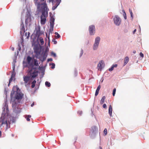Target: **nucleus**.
<instances>
[{
	"mask_svg": "<svg viewBox=\"0 0 149 149\" xmlns=\"http://www.w3.org/2000/svg\"><path fill=\"white\" fill-rule=\"evenodd\" d=\"M36 5L37 6V9L38 10L42 11V14L40 16V23L42 25L45 24L46 21V18L47 16V13L46 12V9L47 8V4L45 2L41 3H37L38 0H35Z\"/></svg>",
	"mask_w": 149,
	"mask_h": 149,
	"instance_id": "nucleus-1",
	"label": "nucleus"
},
{
	"mask_svg": "<svg viewBox=\"0 0 149 149\" xmlns=\"http://www.w3.org/2000/svg\"><path fill=\"white\" fill-rule=\"evenodd\" d=\"M40 45H36L33 48L34 52L35 53V57L39 58L42 62L44 61L46 59V57L44 54L42 58L40 56Z\"/></svg>",
	"mask_w": 149,
	"mask_h": 149,
	"instance_id": "nucleus-2",
	"label": "nucleus"
},
{
	"mask_svg": "<svg viewBox=\"0 0 149 149\" xmlns=\"http://www.w3.org/2000/svg\"><path fill=\"white\" fill-rule=\"evenodd\" d=\"M38 71L36 68H32L31 70H29L28 74L31 79L36 77L38 75Z\"/></svg>",
	"mask_w": 149,
	"mask_h": 149,
	"instance_id": "nucleus-3",
	"label": "nucleus"
},
{
	"mask_svg": "<svg viewBox=\"0 0 149 149\" xmlns=\"http://www.w3.org/2000/svg\"><path fill=\"white\" fill-rule=\"evenodd\" d=\"M114 23L117 26H119L121 23V20L120 17L117 15L114 16L113 18Z\"/></svg>",
	"mask_w": 149,
	"mask_h": 149,
	"instance_id": "nucleus-4",
	"label": "nucleus"
},
{
	"mask_svg": "<svg viewBox=\"0 0 149 149\" xmlns=\"http://www.w3.org/2000/svg\"><path fill=\"white\" fill-rule=\"evenodd\" d=\"M100 40V37L98 36L96 38L95 43L93 46V50H95L97 49L99 45Z\"/></svg>",
	"mask_w": 149,
	"mask_h": 149,
	"instance_id": "nucleus-5",
	"label": "nucleus"
},
{
	"mask_svg": "<svg viewBox=\"0 0 149 149\" xmlns=\"http://www.w3.org/2000/svg\"><path fill=\"white\" fill-rule=\"evenodd\" d=\"M9 123V122H8L7 120H5L4 116H3L2 115L0 118V124H1L2 126L4 124H6V126H8Z\"/></svg>",
	"mask_w": 149,
	"mask_h": 149,
	"instance_id": "nucleus-6",
	"label": "nucleus"
},
{
	"mask_svg": "<svg viewBox=\"0 0 149 149\" xmlns=\"http://www.w3.org/2000/svg\"><path fill=\"white\" fill-rule=\"evenodd\" d=\"M89 30L90 34L91 35L94 34L95 31V26L93 25H91L90 26H89Z\"/></svg>",
	"mask_w": 149,
	"mask_h": 149,
	"instance_id": "nucleus-7",
	"label": "nucleus"
},
{
	"mask_svg": "<svg viewBox=\"0 0 149 149\" xmlns=\"http://www.w3.org/2000/svg\"><path fill=\"white\" fill-rule=\"evenodd\" d=\"M23 96V94L20 93H17L15 96V100H19L22 99Z\"/></svg>",
	"mask_w": 149,
	"mask_h": 149,
	"instance_id": "nucleus-8",
	"label": "nucleus"
},
{
	"mask_svg": "<svg viewBox=\"0 0 149 149\" xmlns=\"http://www.w3.org/2000/svg\"><path fill=\"white\" fill-rule=\"evenodd\" d=\"M104 66V61L102 60H101L99 62V63L97 65V68L98 70H101L103 67Z\"/></svg>",
	"mask_w": 149,
	"mask_h": 149,
	"instance_id": "nucleus-9",
	"label": "nucleus"
},
{
	"mask_svg": "<svg viewBox=\"0 0 149 149\" xmlns=\"http://www.w3.org/2000/svg\"><path fill=\"white\" fill-rule=\"evenodd\" d=\"M30 78H31L29 76H24L23 77L24 81V82L25 85V86H27V84L29 81Z\"/></svg>",
	"mask_w": 149,
	"mask_h": 149,
	"instance_id": "nucleus-10",
	"label": "nucleus"
},
{
	"mask_svg": "<svg viewBox=\"0 0 149 149\" xmlns=\"http://www.w3.org/2000/svg\"><path fill=\"white\" fill-rule=\"evenodd\" d=\"M35 31L36 32V34L37 36L39 37L42 33L40 31V27L39 26L36 27L35 29Z\"/></svg>",
	"mask_w": 149,
	"mask_h": 149,
	"instance_id": "nucleus-11",
	"label": "nucleus"
},
{
	"mask_svg": "<svg viewBox=\"0 0 149 149\" xmlns=\"http://www.w3.org/2000/svg\"><path fill=\"white\" fill-rule=\"evenodd\" d=\"M61 0H55L54 1H55L56 2V5L54 6L52 8L53 10H55L59 4L61 2Z\"/></svg>",
	"mask_w": 149,
	"mask_h": 149,
	"instance_id": "nucleus-12",
	"label": "nucleus"
},
{
	"mask_svg": "<svg viewBox=\"0 0 149 149\" xmlns=\"http://www.w3.org/2000/svg\"><path fill=\"white\" fill-rule=\"evenodd\" d=\"M54 18L53 17H52L50 19V25L51 27L52 28V30L54 26Z\"/></svg>",
	"mask_w": 149,
	"mask_h": 149,
	"instance_id": "nucleus-13",
	"label": "nucleus"
},
{
	"mask_svg": "<svg viewBox=\"0 0 149 149\" xmlns=\"http://www.w3.org/2000/svg\"><path fill=\"white\" fill-rule=\"evenodd\" d=\"M112 107L111 105H110L109 109V113L110 116L112 115Z\"/></svg>",
	"mask_w": 149,
	"mask_h": 149,
	"instance_id": "nucleus-14",
	"label": "nucleus"
},
{
	"mask_svg": "<svg viewBox=\"0 0 149 149\" xmlns=\"http://www.w3.org/2000/svg\"><path fill=\"white\" fill-rule=\"evenodd\" d=\"M101 86L100 85H99L98 87H97V88L96 91L95 95V96H97L99 93V91L100 88Z\"/></svg>",
	"mask_w": 149,
	"mask_h": 149,
	"instance_id": "nucleus-15",
	"label": "nucleus"
},
{
	"mask_svg": "<svg viewBox=\"0 0 149 149\" xmlns=\"http://www.w3.org/2000/svg\"><path fill=\"white\" fill-rule=\"evenodd\" d=\"M129 61V58L128 57L126 56L125 59V62L124 66Z\"/></svg>",
	"mask_w": 149,
	"mask_h": 149,
	"instance_id": "nucleus-16",
	"label": "nucleus"
},
{
	"mask_svg": "<svg viewBox=\"0 0 149 149\" xmlns=\"http://www.w3.org/2000/svg\"><path fill=\"white\" fill-rule=\"evenodd\" d=\"M32 60V58L30 56H27V61L28 64L30 63L31 61Z\"/></svg>",
	"mask_w": 149,
	"mask_h": 149,
	"instance_id": "nucleus-17",
	"label": "nucleus"
},
{
	"mask_svg": "<svg viewBox=\"0 0 149 149\" xmlns=\"http://www.w3.org/2000/svg\"><path fill=\"white\" fill-rule=\"evenodd\" d=\"M40 42V43L41 45H43L44 44V42L43 38L42 37H40L39 38Z\"/></svg>",
	"mask_w": 149,
	"mask_h": 149,
	"instance_id": "nucleus-18",
	"label": "nucleus"
},
{
	"mask_svg": "<svg viewBox=\"0 0 149 149\" xmlns=\"http://www.w3.org/2000/svg\"><path fill=\"white\" fill-rule=\"evenodd\" d=\"M15 76V75H13V74H12L11 76V77L10 79L9 80V83L8 84V86H9L10 83L12 81L13 79L14 78Z\"/></svg>",
	"mask_w": 149,
	"mask_h": 149,
	"instance_id": "nucleus-19",
	"label": "nucleus"
},
{
	"mask_svg": "<svg viewBox=\"0 0 149 149\" xmlns=\"http://www.w3.org/2000/svg\"><path fill=\"white\" fill-rule=\"evenodd\" d=\"M105 99V96H103L100 102V104H103L104 102Z\"/></svg>",
	"mask_w": 149,
	"mask_h": 149,
	"instance_id": "nucleus-20",
	"label": "nucleus"
},
{
	"mask_svg": "<svg viewBox=\"0 0 149 149\" xmlns=\"http://www.w3.org/2000/svg\"><path fill=\"white\" fill-rule=\"evenodd\" d=\"M36 83V81L35 80H34L33 81L32 83H31V87L32 88H34L35 86V84Z\"/></svg>",
	"mask_w": 149,
	"mask_h": 149,
	"instance_id": "nucleus-21",
	"label": "nucleus"
},
{
	"mask_svg": "<svg viewBox=\"0 0 149 149\" xmlns=\"http://www.w3.org/2000/svg\"><path fill=\"white\" fill-rule=\"evenodd\" d=\"M31 117V116L30 115H26V120L28 121H30V118Z\"/></svg>",
	"mask_w": 149,
	"mask_h": 149,
	"instance_id": "nucleus-22",
	"label": "nucleus"
},
{
	"mask_svg": "<svg viewBox=\"0 0 149 149\" xmlns=\"http://www.w3.org/2000/svg\"><path fill=\"white\" fill-rule=\"evenodd\" d=\"M35 0H34V2L35 3V4L36 5V3H35ZM45 0H38L37 1V4L39 3H43L44 2Z\"/></svg>",
	"mask_w": 149,
	"mask_h": 149,
	"instance_id": "nucleus-23",
	"label": "nucleus"
},
{
	"mask_svg": "<svg viewBox=\"0 0 149 149\" xmlns=\"http://www.w3.org/2000/svg\"><path fill=\"white\" fill-rule=\"evenodd\" d=\"M33 64L34 65H36V66L38 65V63L36 59H34V60Z\"/></svg>",
	"mask_w": 149,
	"mask_h": 149,
	"instance_id": "nucleus-24",
	"label": "nucleus"
},
{
	"mask_svg": "<svg viewBox=\"0 0 149 149\" xmlns=\"http://www.w3.org/2000/svg\"><path fill=\"white\" fill-rule=\"evenodd\" d=\"M45 85L47 86L48 87H49L51 86L50 83L48 81H46L45 82Z\"/></svg>",
	"mask_w": 149,
	"mask_h": 149,
	"instance_id": "nucleus-25",
	"label": "nucleus"
},
{
	"mask_svg": "<svg viewBox=\"0 0 149 149\" xmlns=\"http://www.w3.org/2000/svg\"><path fill=\"white\" fill-rule=\"evenodd\" d=\"M129 11L130 13V14L131 17H132V18H133V13L132 12V10H131L130 9H129Z\"/></svg>",
	"mask_w": 149,
	"mask_h": 149,
	"instance_id": "nucleus-26",
	"label": "nucleus"
},
{
	"mask_svg": "<svg viewBox=\"0 0 149 149\" xmlns=\"http://www.w3.org/2000/svg\"><path fill=\"white\" fill-rule=\"evenodd\" d=\"M116 88H114L113 90V95L114 96L115 95V93H116Z\"/></svg>",
	"mask_w": 149,
	"mask_h": 149,
	"instance_id": "nucleus-27",
	"label": "nucleus"
},
{
	"mask_svg": "<svg viewBox=\"0 0 149 149\" xmlns=\"http://www.w3.org/2000/svg\"><path fill=\"white\" fill-rule=\"evenodd\" d=\"M51 63V65H52V66L51 67V68L52 69L54 68L55 67V64L53 63Z\"/></svg>",
	"mask_w": 149,
	"mask_h": 149,
	"instance_id": "nucleus-28",
	"label": "nucleus"
},
{
	"mask_svg": "<svg viewBox=\"0 0 149 149\" xmlns=\"http://www.w3.org/2000/svg\"><path fill=\"white\" fill-rule=\"evenodd\" d=\"M104 132L105 135H106L107 133V129L105 128L104 131Z\"/></svg>",
	"mask_w": 149,
	"mask_h": 149,
	"instance_id": "nucleus-29",
	"label": "nucleus"
},
{
	"mask_svg": "<svg viewBox=\"0 0 149 149\" xmlns=\"http://www.w3.org/2000/svg\"><path fill=\"white\" fill-rule=\"evenodd\" d=\"M55 34L56 35H57V37L58 38H59L60 37V35H59V34H58V33L57 32H55Z\"/></svg>",
	"mask_w": 149,
	"mask_h": 149,
	"instance_id": "nucleus-30",
	"label": "nucleus"
},
{
	"mask_svg": "<svg viewBox=\"0 0 149 149\" xmlns=\"http://www.w3.org/2000/svg\"><path fill=\"white\" fill-rule=\"evenodd\" d=\"M114 69V68L113 66L112 65L111 68H110L109 69V71H112Z\"/></svg>",
	"mask_w": 149,
	"mask_h": 149,
	"instance_id": "nucleus-31",
	"label": "nucleus"
},
{
	"mask_svg": "<svg viewBox=\"0 0 149 149\" xmlns=\"http://www.w3.org/2000/svg\"><path fill=\"white\" fill-rule=\"evenodd\" d=\"M52 41L54 43V44H56L57 43L56 41L54 39H53L52 40Z\"/></svg>",
	"mask_w": 149,
	"mask_h": 149,
	"instance_id": "nucleus-32",
	"label": "nucleus"
},
{
	"mask_svg": "<svg viewBox=\"0 0 149 149\" xmlns=\"http://www.w3.org/2000/svg\"><path fill=\"white\" fill-rule=\"evenodd\" d=\"M51 55L54 56V57H56V54L53 52H52L51 53Z\"/></svg>",
	"mask_w": 149,
	"mask_h": 149,
	"instance_id": "nucleus-33",
	"label": "nucleus"
},
{
	"mask_svg": "<svg viewBox=\"0 0 149 149\" xmlns=\"http://www.w3.org/2000/svg\"><path fill=\"white\" fill-rule=\"evenodd\" d=\"M140 56H141V57L143 58V56H144L142 52L140 53Z\"/></svg>",
	"mask_w": 149,
	"mask_h": 149,
	"instance_id": "nucleus-34",
	"label": "nucleus"
},
{
	"mask_svg": "<svg viewBox=\"0 0 149 149\" xmlns=\"http://www.w3.org/2000/svg\"><path fill=\"white\" fill-rule=\"evenodd\" d=\"M15 100L13 102V103H12V105H13V107H14V106H16V102H15Z\"/></svg>",
	"mask_w": 149,
	"mask_h": 149,
	"instance_id": "nucleus-35",
	"label": "nucleus"
},
{
	"mask_svg": "<svg viewBox=\"0 0 149 149\" xmlns=\"http://www.w3.org/2000/svg\"><path fill=\"white\" fill-rule=\"evenodd\" d=\"M103 107L104 108H107V105L105 104H104L103 106Z\"/></svg>",
	"mask_w": 149,
	"mask_h": 149,
	"instance_id": "nucleus-36",
	"label": "nucleus"
},
{
	"mask_svg": "<svg viewBox=\"0 0 149 149\" xmlns=\"http://www.w3.org/2000/svg\"><path fill=\"white\" fill-rule=\"evenodd\" d=\"M117 65L116 64H114V65H112V66H113V68H116L117 67Z\"/></svg>",
	"mask_w": 149,
	"mask_h": 149,
	"instance_id": "nucleus-37",
	"label": "nucleus"
},
{
	"mask_svg": "<svg viewBox=\"0 0 149 149\" xmlns=\"http://www.w3.org/2000/svg\"><path fill=\"white\" fill-rule=\"evenodd\" d=\"M78 113L80 115H81L82 113V112L81 111H79L78 112Z\"/></svg>",
	"mask_w": 149,
	"mask_h": 149,
	"instance_id": "nucleus-38",
	"label": "nucleus"
},
{
	"mask_svg": "<svg viewBox=\"0 0 149 149\" xmlns=\"http://www.w3.org/2000/svg\"><path fill=\"white\" fill-rule=\"evenodd\" d=\"M28 35L27 36V37H26L27 39H28L29 38V37L30 34V33H29V32H28Z\"/></svg>",
	"mask_w": 149,
	"mask_h": 149,
	"instance_id": "nucleus-39",
	"label": "nucleus"
},
{
	"mask_svg": "<svg viewBox=\"0 0 149 149\" xmlns=\"http://www.w3.org/2000/svg\"><path fill=\"white\" fill-rule=\"evenodd\" d=\"M48 61H52V59L51 58L48 59Z\"/></svg>",
	"mask_w": 149,
	"mask_h": 149,
	"instance_id": "nucleus-40",
	"label": "nucleus"
},
{
	"mask_svg": "<svg viewBox=\"0 0 149 149\" xmlns=\"http://www.w3.org/2000/svg\"><path fill=\"white\" fill-rule=\"evenodd\" d=\"M13 95V93L12 94V93H11L10 94V97H11V100L12 101V96Z\"/></svg>",
	"mask_w": 149,
	"mask_h": 149,
	"instance_id": "nucleus-41",
	"label": "nucleus"
},
{
	"mask_svg": "<svg viewBox=\"0 0 149 149\" xmlns=\"http://www.w3.org/2000/svg\"><path fill=\"white\" fill-rule=\"evenodd\" d=\"M124 13H125V15H126V13L124 11ZM124 18L125 19H126L127 18V17H126V15H125V16H124Z\"/></svg>",
	"mask_w": 149,
	"mask_h": 149,
	"instance_id": "nucleus-42",
	"label": "nucleus"
},
{
	"mask_svg": "<svg viewBox=\"0 0 149 149\" xmlns=\"http://www.w3.org/2000/svg\"><path fill=\"white\" fill-rule=\"evenodd\" d=\"M34 102H33V103H32L31 104V107H32L33 106V105H34Z\"/></svg>",
	"mask_w": 149,
	"mask_h": 149,
	"instance_id": "nucleus-43",
	"label": "nucleus"
},
{
	"mask_svg": "<svg viewBox=\"0 0 149 149\" xmlns=\"http://www.w3.org/2000/svg\"><path fill=\"white\" fill-rule=\"evenodd\" d=\"M83 50H81V51L80 56H82V54H83Z\"/></svg>",
	"mask_w": 149,
	"mask_h": 149,
	"instance_id": "nucleus-44",
	"label": "nucleus"
},
{
	"mask_svg": "<svg viewBox=\"0 0 149 149\" xmlns=\"http://www.w3.org/2000/svg\"><path fill=\"white\" fill-rule=\"evenodd\" d=\"M11 49L12 51H13L14 50V48L13 47H12L11 48Z\"/></svg>",
	"mask_w": 149,
	"mask_h": 149,
	"instance_id": "nucleus-45",
	"label": "nucleus"
},
{
	"mask_svg": "<svg viewBox=\"0 0 149 149\" xmlns=\"http://www.w3.org/2000/svg\"><path fill=\"white\" fill-rule=\"evenodd\" d=\"M136 29H134L133 31V33H134L136 32Z\"/></svg>",
	"mask_w": 149,
	"mask_h": 149,
	"instance_id": "nucleus-46",
	"label": "nucleus"
},
{
	"mask_svg": "<svg viewBox=\"0 0 149 149\" xmlns=\"http://www.w3.org/2000/svg\"><path fill=\"white\" fill-rule=\"evenodd\" d=\"M133 53H134V54H135L136 53V51H135V50H134L133 51Z\"/></svg>",
	"mask_w": 149,
	"mask_h": 149,
	"instance_id": "nucleus-47",
	"label": "nucleus"
},
{
	"mask_svg": "<svg viewBox=\"0 0 149 149\" xmlns=\"http://www.w3.org/2000/svg\"><path fill=\"white\" fill-rule=\"evenodd\" d=\"M1 131H0V137L1 136Z\"/></svg>",
	"mask_w": 149,
	"mask_h": 149,
	"instance_id": "nucleus-48",
	"label": "nucleus"
},
{
	"mask_svg": "<svg viewBox=\"0 0 149 149\" xmlns=\"http://www.w3.org/2000/svg\"><path fill=\"white\" fill-rule=\"evenodd\" d=\"M25 35L26 36H27V33L26 32L25 33Z\"/></svg>",
	"mask_w": 149,
	"mask_h": 149,
	"instance_id": "nucleus-49",
	"label": "nucleus"
},
{
	"mask_svg": "<svg viewBox=\"0 0 149 149\" xmlns=\"http://www.w3.org/2000/svg\"><path fill=\"white\" fill-rule=\"evenodd\" d=\"M99 149H102V147L101 146H100L99 147Z\"/></svg>",
	"mask_w": 149,
	"mask_h": 149,
	"instance_id": "nucleus-50",
	"label": "nucleus"
},
{
	"mask_svg": "<svg viewBox=\"0 0 149 149\" xmlns=\"http://www.w3.org/2000/svg\"><path fill=\"white\" fill-rule=\"evenodd\" d=\"M51 0L52 1V2H54V1L55 0Z\"/></svg>",
	"mask_w": 149,
	"mask_h": 149,
	"instance_id": "nucleus-51",
	"label": "nucleus"
},
{
	"mask_svg": "<svg viewBox=\"0 0 149 149\" xmlns=\"http://www.w3.org/2000/svg\"><path fill=\"white\" fill-rule=\"evenodd\" d=\"M13 70L14 71V68H13Z\"/></svg>",
	"mask_w": 149,
	"mask_h": 149,
	"instance_id": "nucleus-52",
	"label": "nucleus"
},
{
	"mask_svg": "<svg viewBox=\"0 0 149 149\" xmlns=\"http://www.w3.org/2000/svg\"><path fill=\"white\" fill-rule=\"evenodd\" d=\"M48 39H49V37H48Z\"/></svg>",
	"mask_w": 149,
	"mask_h": 149,
	"instance_id": "nucleus-53",
	"label": "nucleus"
}]
</instances>
